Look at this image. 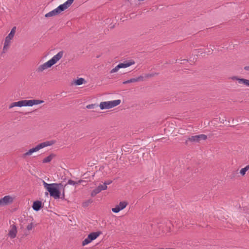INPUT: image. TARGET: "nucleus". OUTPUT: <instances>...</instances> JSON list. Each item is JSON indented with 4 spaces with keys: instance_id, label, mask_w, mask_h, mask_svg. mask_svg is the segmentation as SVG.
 Instances as JSON below:
<instances>
[{
    "instance_id": "1",
    "label": "nucleus",
    "mask_w": 249,
    "mask_h": 249,
    "mask_svg": "<svg viewBox=\"0 0 249 249\" xmlns=\"http://www.w3.org/2000/svg\"><path fill=\"white\" fill-rule=\"evenodd\" d=\"M43 184L44 187L49 192L51 196L53 197L54 199H58L60 198L61 192L60 189L63 188V192L61 198L65 197V188L61 183H47L43 180Z\"/></svg>"
},
{
    "instance_id": "2",
    "label": "nucleus",
    "mask_w": 249,
    "mask_h": 249,
    "mask_svg": "<svg viewBox=\"0 0 249 249\" xmlns=\"http://www.w3.org/2000/svg\"><path fill=\"white\" fill-rule=\"evenodd\" d=\"M64 52L60 51L47 62L38 66L36 70L37 72L40 73L56 64L63 56Z\"/></svg>"
},
{
    "instance_id": "3",
    "label": "nucleus",
    "mask_w": 249,
    "mask_h": 249,
    "mask_svg": "<svg viewBox=\"0 0 249 249\" xmlns=\"http://www.w3.org/2000/svg\"><path fill=\"white\" fill-rule=\"evenodd\" d=\"M44 102L43 100H24L18 102L12 103L9 106V108H12L15 107H32L34 105H39Z\"/></svg>"
},
{
    "instance_id": "4",
    "label": "nucleus",
    "mask_w": 249,
    "mask_h": 249,
    "mask_svg": "<svg viewBox=\"0 0 249 249\" xmlns=\"http://www.w3.org/2000/svg\"><path fill=\"white\" fill-rule=\"evenodd\" d=\"M55 143L54 141H45L43 142L40 143L36 145L35 147H33L32 148L30 149L29 150H28L26 152L24 153L22 155V158L25 159L27 157H28L30 156H31L33 153L36 152L39 150L49 146L52 145Z\"/></svg>"
},
{
    "instance_id": "5",
    "label": "nucleus",
    "mask_w": 249,
    "mask_h": 249,
    "mask_svg": "<svg viewBox=\"0 0 249 249\" xmlns=\"http://www.w3.org/2000/svg\"><path fill=\"white\" fill-rule=\"evenodd\" d=\"M74 0H67L63 4L60 5L55 9L47 13L45 16V17L49 18L60 14L61 12L69 7L73 3Z\"/></svg>"
},
{
    "instance_id": "6",
    "label": "nucleus",
    "mask_w": 249,
    "mask_h": 249,
    "mask_svg": "<svg viewBox=\"0 0 249 249\" xmlns=\"http://www.w3.org/2000/svg\"><path fill=\"white\" fill-rule=\"evenodd\" d=\"M121 103V100L118 99L112 101L102 102L99 105L101 109H107L114 107Z\"/></svg>"
},
{
    "instance_id": "7",
    "label": "nucleus",
    "mask_w": 249,
    "mask_h": 249,
    "mask_svg": "<svg viewBox=\"0 0 249 249\" xmlns=\"http://www.w3.org/2000/svg\"><path fill=\"white\" fill-rule=\"evenodd\" d=\"M102 233V232L101 231L90 233L88 237L82 241V246H85L90 243L92 241L97 239Z\"/></svg>"
},
{
    "instance_id": "8",
    "label": "nucleus",
    "mask_w": 249,
    "mask_h": 249,
    "mask_svg": "<svg viewBox=\"0 0 249 249\" xmlns=\"http://www.w3.org/2000/svg\"><path fill=\"white\" fill-rule=\"evenodd\" d=\"M207 136L204 134L189 136L185 141V143L187 144L188 142L192 143H198L202 140H206Z\"/></svg>"
},
{
    "instance_id": "9",
    "label": "nucleus",
    "mask_w": 249,
    "mask_h": 249,
    "mask_svg": "<svg viewBox=\"0 0 249 249\" xmlns=\"http://www.w3.org/2000/svg\"><path fill=\"white\" fill-rule=\"evenodd\" d=\"M135 64V61L133 60L124 61L123 63H119L114 68L112 69L110 72L111 73H115L118 71L120 69L125 68Z\"/></svg>"
},
{
    "instance_id": "10",
    "label": "nucleus",
    "mask_w": 249,
    "mask_h": 249,
    "mask_svg": "<svg viewBox=\"0 0 249 249\" xmlns=\"http://www.w3.org/2000/svg\"><path fill=\"white\" fill-rule=\"evenodd\" d=\"M15 29H16V27H14V28H13L10 32V33L6 37V38L5 39V41H4V43L3 50H6L8 48V47L10 44L11 40L13 38L14 36L15 35Z\"/></svg>"
},
{
    "instance_id": "11",
    "label": "nucleus",
    "mask_w": 249,
    "mask_h": 249,
    "mask_svg": "<svg viewBox=\"0 0 249 249\" xmlns=\"http://www.w3.org/2000/svg\"><path fill=\"white\" fill-rule=\"evenodd\" d=\"M14 198L10 196H6L0 199V207L8 205L13 202Z\"/></svg>"
},
{
    "instance_id": "12",
    "label": "nucleus",
    "mask_w": 249,
    "mask_h": 249,
    "mask_svg": "<svg viewBox=\"0 0 249 249\" xmlns=\"http://www.w3.org/2000/svg\"><path fill=\"white\" fill-rule=\"evenodd\" d=\"M107 187L106 185H100L93 190L91 193V196L93 197L103 190H105Z\"/></svg>"
},
{
    "instance_id": "13",
    "label": "nucleus",
    "mask_w": 249,
    "mask_h": 249,
    "mask_svg": "<svg viewBox=\"0 0 249 249\" xmlns=\"http://www.w3.org/2000/svg\"><path fill=\"white\" fill-rule=\"evenodd\" d=\"M17 233V228L15 225H12L9 231L8 235L11 238H14L16 237Z\"/></svg>"
},
{
    "instance_id": "14",
    "label": "nucleus",
    "mask_w": 249,
    "mask_h": 249,
    "mask_svg": "<svg viewBox=\"0 0 249 249\" xmlns=\"http://www.w3.org/2000/svg\"><path fill=\"white\" fill-rule=\"evenodd\" d=\"M231 79L233 80L238 81L239 84H243L248 87H249V80L244 78H239L237 76H233L231 77Z\"/></svg>"
},
{
    "instance_id": "15",
    "label": "nucleus",
    "mask_w": 249,
    "mask_h": 249,
    "mask_svg": "<svg viewBox=\"0 0 249 249\" xmlns=\"http://www.w3.org/2000/svg\"><path fill=\"white\" fill-rule=\"evenodd\" d=\"M143 77L142 76H140L136 78H131L129 80L124 81L123 82V84H126L128 83H133V82H136L140 81H143Z\"/></svg>"
},
{
    "instance_id": "16",
    "label": "nucleus",
    "mask_w": 249,
    "mask_h": 249,
    "mask_svg": "<svg viewBox=\"0 0 249 249\" xmlns=\"http://www.w3.org/2000/svg\"><path fill=\"white\" fill-rule=\"evenodd\" d=\"M41 206H42L41 202L37 200V201H36L34 202L33 206H32V208L34 210H35L36 211H38L40 209V208H41Z\"/></svg>"
},
{
    "instance_id": "17",
    "label": "nucleus",
    "mask_w": 249,
    "mask_h": 249,
    "mask_svg": "<svg viewBox=\"0 0 249 249\" xmlns=\"http://www.w3.org/2000/svg\"><path fill=\"white\" fill-rule=\"evenodd\" d=\"M55 155L54 154H51L47 157L45 158L42 160V162L43 163H48L50 162L53 159V158L55 157Z\"/></svg>"
},
{
    "instance_id": "18",
    "label": "nucleus",
    "mask_w": 249,
    "mask_h": 249,
    "mask_svg": "<svg viewBox=\"0 0 249 249\" xmlns=\"http://www.w3.org/2000/svg\"><path fill=\"white\" fill-rule=\"evenodd\" d=\"M117 205L121 209V210H122L126 207L127 203L125 201H121Z\"/></svg>"
},
{
    "instance_id": "19",
    "label": "nucleus",
    "mask_w": 249,
    "mask_h": 249,
    "mask_svg": "<svg viewBox=\"0 0 249 249\" xmlns=\"http://www.w3.org/2000/svg\"><path fill=\"white\" fill-rule=\"evenodd\" d=\"M249 170V165H247L245 167L241 169L240 173L242 176H244L247 171Z\"/></svg>"
},
{
    "instance_id": "20",
    "label": "nucleus",
    "mask_w": 249,
    "mask_h": 249,
    "mask_svg": "<svg viewBox=\"0 0 249 249\" xmlns=\"http://www.w3.org/2000/svg\"><path fill=\"white\" fill-rule=\"evenodd\" d=\"M83 180H80L77 182L74 181L73 180H72L71 179H69L68 181V184L72 185H75L76 184H79L81 182H83Z\"/></svg>"
},
{
    "instance_id": "21",
    "label": "nucleus",
    "mask_w": 249,
    "mask_h": 249,
    "mask_svg": "<svg viewBox=\"0 0 249 249\" xmlns=\"http://www.w3.org/2000/svg\"><path fill=\"white\" fill-rule=\"evenodd\" d=\"M85 79L83 78H79L75 81V84L76 85H81L84 83Z\"/></svg>"
},
{
    "instance_id": "22",
    "label": "nucleus",
    "mask_w": 249,
    "mask_h": 249,
    "mask_svg": "<svg viewBox=\"0 0 249 249\" xmlns=\"http://www.w3.org/2000/svg\"><path fill=\"white\" fill-rule=\"evenodd\" d=\"M92 202L93 201L91 199H89L88 200L86 201L85 202H83L82 204V206L84 207H87L89 204L92 203Z\"/></svg>"
},
{
    "instance_id": "23",
    "label": "nucleus",
    "mask_w": 249,
    "mask_h": 249,
    "mask_svg": "<svg viewBox=\"0 0 249 249\" xmlns=\"http://www.w3.org/2000/svg\"><path fill=\"white\" fill-rule=\"evenodd\" d=\"M35 225L33 224V223H30L26 227V229L28 231L32 230L34 227Z\"/></svg>"
},
{
    "instance_id": "24",
    "label": "nucleus",
    "mask_w": 249,
    "mask_h": 249,
    "mask_svg": "<svg viewBox=\"0 0 249 249\" xmlns=\"http://www.w3.org/2000/svg\"><path fill=\"white\" fill-rule=\"evenodd\" d=\"M120 211H121V209L118 206V205H116L115 207L112 208V211L115 213H118Z\"/></svg>"
},
{
    "instance_id": "25",
    "label": "nucleus",
    "mask_w": 249,
    "mask_h": 249,
    "mask_svg": "<svg viewBox=\"0 0 249 249\" xmlns=\"http://www.w3.org/2000/svg\"><path fill=\"white\" fill-rule=\"evenodd\" d=\"M98 105L95 104H90L87 106L86 107L88 109L94 108L96 107H98Z\"/></svg>"
},
{
    "instance_id": "26",
    "label": "nucleus",
    "mask_w": 249,
    "mask_h": 249,
    "mask_svg": "<svg viewBox=\"0 0 249 249\" xmlns=\"http://www.w3.org/2000/svg\"><path fill=\"white\" fill-rule=\"evenodd\" d=\"M157 74L156 73H147V74H145L144 77L146 78H149L153 77Z\"/></svg>"
},
{
    "instance_id": "27",
    "label": "nucleus",
    "mask_w": 249,
    "mask_h": 249,
    "mask_svg": "<svg viewBox=\"0 0 249 249\" xmlns=\"http://www.w3.org/2000/svg\"><path fill=\"white\" fill-rule=\"evenodd\" d=\"M171 226V224L170 222H168L167 224V226H168L169 227V229L167 230L166 231H164V232H170V227Z\"/></svg>"
},
{
    "instance_id": "28",
    "label": "nucleus",
    "mask_w": 249,
    "mask_h": 249,
    "mask_svg": "<svg viewBox=\"0 0 249 249\" xmlns=\"http://www.w3.org/2000/svg\"><path fill=\"white\" fill-rule=\"evenodd\" d=\"M111 182H112L111 180H108L107 181L104 182V183L103 185H106L107 186V185L110 184Z\"/></svg>"
},
{
    "instance_id": "29",
    "label": "nucleus",
    "mask_w": 249,
    "mask_h": 249,
    "mask_svg": "<svg viewBox=\"0 0 249 249\" xmlns=\"http://www.w3.org/2000/svg\"><path fill=\"white\" fill-rule=\"evenodd\" d=\"M244 70H245V71H249V66H245V67H244Z\"/></svg>"
}]
</instances>
